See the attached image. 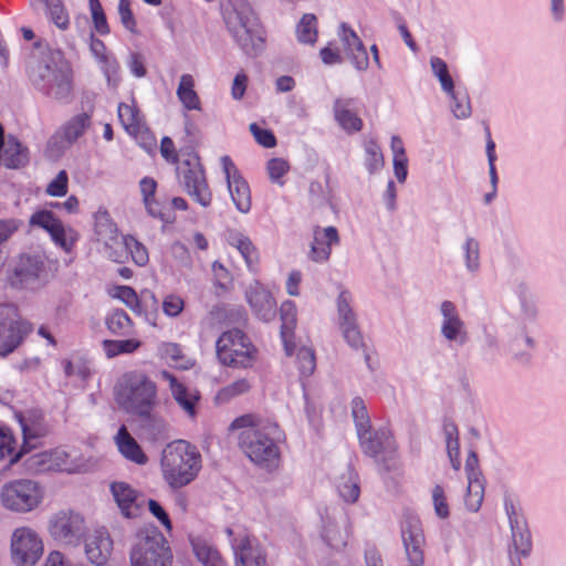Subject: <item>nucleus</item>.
<instances>
[{"mask_svg":"<svg viewBox=\"0 0 566 566\" xmlns=\"http://www.w3.org/2000/svg\"><path fill=\"white\" fill-rule=\"evenodd\" d=\"M231 428L242 429L239 434L240 449L254 464L266 470L279 467V446L285 440V433L275 421L255 420L253 416L245 415L234 419Z\"/></svg>","mask_w":566,"mask_h":566,"instance_id":"f257e3e1","label":"nucleus"},{"mask_svg":"<svg viewBox=\"0 0 566 566\" xmlns=\"http://www.w3.org/2000/svg\"><path fill=\"white\" fill-rule=\"evenodd\" d=\"M222 17L233 41L245 55L258 56L263 51V31L247 0H231L222 6Z\"/></svg>","mask_w":566,"mask_h":566,"instance_id":"f03ea898","label":"nucleus"},{"mask_svg":"<svg viewBox=\"0 0 566 566\" xmlns=\"http://www.w3.org/2000/svg\"><path fill=\"white\" fill-rule=\"evenodd\" d=\"M352 416L363 452L376 461H379L381 457V465L386 471L394 469L396 467V442L391 431L387 427L371 429L370 418L360 397H355L352 400Z\"/></svg>","mask_w":566,"mask_h":566,"instance_id":"7ed1b4c3","label":"nucleus"},{"mask_svg":"<svg viewBox=\"0 0 566 566\" xmlns=\"http://www.w3.org/2000/svg\"><path fill=\"white\" fill-rule=\"evenodd\" d=\"M163 478L171 489L190 484L201 470V454L198 448L186 440L168 443L161 452Z\"/></svg>","mask_w":566,"mask_h":566,"instance_id":"20e7f679","label":"nucleus"},{"mask_svg":"<svg viewBox=\"0 0 566 566\" xmlns=\"http://www.w3.org/2000/svg\"><path fill=\"white\" fill-rule=\"evenodd\" d=\"M115 399L125 412L148 417L158 403L157 385L144 371L125 373L115 386Z\"/></svg>","mask_w":566,"mask_h":566,"instance_id":"39448f33","label":"nucleus"},{"mask_svg":"<svg viewBox=\"0 0 566 566\" xmlns=\"http://www.w3.org/2000/svg\"><path fill=\"white\" fill-rule=\"evenodd\" d=\"M31 81L42 94L63 103L72 95V70L61 52L43 57L31 74Z\"/></svg>","mask_w":566,"mask_h":566,"instance_id":"423d86ee","label":"nucleus"},{"mask_svg":"<svg viewBox=\"0 0 566 566\" xmlns=\"http://www.w3.org/2000/svg\"><path fill=\"white\" fill-rule=\"evenodd\" d=\"M172 554L168 541L156 527L140 531L130 551L133 566H170Z\"/></svg>","mask_w":566,"mask_h":566,"instance_id":"0eeeda50","label":"nucleus"},{"mask_svg":"<svg viewBox=\"0 0 566 566\" xmlns=\"http://www.w3.org/2000/svg\"><path fill=\"white\" fill-rule=\"evenodd\" d=\"M219 361L233 368H248L254 361L255 348L249 337L238 328L224 332L216 343Z\"/></svg>","mask_w":566,"mask_h":566,"instance_id":"6e6552de","label":"nucleus"},{"mask_svg":"<svg viewBox=\"0 0 566 566\" xmlns=\"http://www.w3.org/2000/svg\"><path fill=\"white\" fill-rule=\"evenodd\" d=\"M43 500L41 485L29 479L7 482L1 488L0 501L3 507L17 513H28L36 509Z\"/></svg>","mask_w":566,"mask_h":566,"instance_id":"1a4fd4ad","label":"nucleus"},{"mask_svg":"<svg viewBox=\"0 0 566 566\" xmlns=\"http://www.w3.org/2000/svg\"><path fill=\"white\" fill-rule=\"evenodd\" d=\"M176 172L184 191L202 208L210 207L212 192L199 157L190 155L177 166Z\"/></svg>","mask_w":566,"mask_h":566,"instance_id":"9d476101","label":"nucleus"},{"mask_svg":"<svg viewBox=\"0 0 566 566\" xmlns=\"http://www.w3.org/2000/svg\"><path fill=\"white\" fill-rule=\"evenodd\" d=\"M43 542L30 527L15 528L11 536V560L15 566H34L43 555Z\"/></svg>","mask_w":566,"mask_h":566,"instance_id":"9b49d317","label":"nucleus"},{"mask_svg":"<svg viewBox=\"0 0 566 566\" xmlns=\"http://www.w3.org/2000/svg\"><path fill=\"white\" fill-rule=\"evenodd\" d=\"M504 510L511 528L513 547L517 555V560L515 562L514 557H511V562L513 566H521V557L526 558L532 552V535L521 507L509 496L504 499Z\"/></svg>","mask_w":566,"mask_h":566,"instance_id":"f8f14e48","label":"nucleus"},{"mask_svg":"<svg viewBox=\"0 0 566 566\" xmlns=\"http://www.w3.org/2000/svg\"><path fill=\"white\" fill-rule=\"evenodd\" d=\"M49 531L54 541L65 546H77L86 531L84 518L72 511H60L52 516Z\"/></svg>","mask_w":566,"mask_h":566,"instance_id":"ddd939ff","label":"nucleus"},{"mask_svg":"<svg viewBox=\"0 0 566 566\" xmlns=\"http://www.w3.org/2000/svg\"><path fill=\"white\" fill-rule=\"evenodd\" d=\"M400 537L407 562L405 566H424L426 536L417 516H405L400 525Z\"/></svg>","mask_w":566,"mask_h":566,"instance_id":"4468645a","label":"nucleus"},{"mask_svg":"<svg viewBox=\"0 0 566 566\" xmlns=\"http://www.w3.org/2000/svg\"><path fill=\"white\" fill-rule=\"evenodd\" d=\"M354 297L348 290H340L336 298L337 322L345 342L354 349L364 346L357 315L353 307Z\"/></svg>","mask_w":566,"mask_h":566,"instance_id":"2eb2a0df","label":"nucleus"},{"mask_svg":"<svg viewBox=\"0 0 566 566\" xmlns=\"http://www.w3.org/2000/svg\"><path fill=\"white\" fill-rule=\"evenodd\" d=\"M103 249L106 258L116 263H125L132 259L135 264L143 266L149 260L146 247L133 235L118 234L105 242Z\"/></svg>","mask_w":566,"mask_h":566,"instance_id":"dca6fc26","label":"nucleus"},{"mask_svg":"<svg viewBox=\"0 0 566 566\" xmlns=\"http://www.w3.org/2000/svg\"><path fill=\"white\" fill-rule=\"evenodd\" d=\"M221 161L228 182V189L235 208L242 213L249 212L251 209V192L248 182L243 179L228 156H223Z\"/></svg>","mask_w":566,"mask_h":566,"instance_id":"f3484780","label":"nucleus"},{"mask_svg":"<svg viewBox=\"0 0 566 566\" xmlns=\"http://www.w3.org/2000/svg\"><path fill=\"white\" fill-rule=\"evenodd\" d=\"M464 470L468 478L465 506L471 512H478L484 497V479L479 469V459L474 451H470L465 460Z\"/></svg>","mask_w":566,"mask_h":566,"instance_id":"a211bd4d","label":"nucleus"},{"mask_svg":"<svg viewBox=\"0 0 566 566\" xmlns=\"http://www.w3.org/2000/svg\"><path fill=\"white\" fill-rule=\"evenodd\" d=\"M439 311L442 316L440 326L442 337L450 343L464 345L468 340V333L455 304L446 300L441 302Z\"/></svg>","mask_w":566,"mask_h":566,"instance_id":"6ab92c4d","label":"nucleus"},{"mask_svg":"<svg viewBox=\"0 0 566 566\" xmlns=\"http://www.w3.org/2000/svg\"><path fill=\"white\" fill-rule=\"evenodd\" d=\"M245 297L253 313L263 322H270L275 317L276 303L270 291L260 282L254 281L245 291Z\"/></svg>","mask_w":566,"mask_h":566,"instance_id":"aec40b11","label":"nucleus"},{"mask_svg":"<svg viewBox=\"0 0 566 566\" xmlns=\"http://www.w3.org/2000/svg\"><path fill=\"white\" fill-rule=\"evenodd\" d=\"M338 36L354 67L358 71H366L369 65V59L366 48L357 33L347 23L343 22L338 28Z\"/></svg>","mask_w":566,"mask_h":566,"instance_id":"412c9836","label":"nucleus"},{"mask_svg":"<svg viewBox=\"0 0 566 566\" xmlns=\"http://www.w3.org/2000/svg\"><path fill=\"white\" fill-rule=\"evenodd\" d=\"M29 223L32 227H39L48 231L54 243L64 251L70 252L72 250L73 241L67 240L63 223L52 211L40 210L34 212L30 217Z\"/></svg>","mask_w":566,"mask_h":566,"instance_id":"4be33fe9","label":"nucleus"},{"mask_svg":"<svg viewBox=\"0 0 566 566\" xmlns=\"http://www.w3.org/2000/svg\"><path fill=\"white\" fill-rule=\"evenodd\" d=\"M113 551V539L105 528H97L85 538V555L90 563L104 566Z\"/></svg>","mask_w":566,"mask_h":566,"instance_id":"5701e85b","label":"nucleus"},{"mask_svg":"<svg viewBox=\"0 0 566 566\" xmlns=\"http://www.w3.org/2000/svg\"><path fill=\"white\" fill-rule=\"evenodd\" d=\"M235 566H266L265 555L260 545L249 536L231 541Z\"/></svg>","mask_w":566,"mask_h":566,"instance_id":"b1692460","label":"nucleus"},{"mask_svg":"<svg viewBox=\"0 0 566 566\" xmlns=\"http://www.w3.org/2000/svg\"><path fill=\"white\" fill-rule=\"evenodd\" d=\"M337 244H339V235L335 227H316L308 258L316 263L326 262L331 256L332 247Z\"/></svg>","mask_w":566,"mask_h":566,"instance_id":"393cba45","label":"nucleus"},{"mask_svg":"<svg viewBox=\"0 0 566 566\" xmlns=\"http://www.w3.org/2000/svg\"><path fill=\"white\" fill-rule=\"evenodd\" d=\"M28 332L22 322L8 317L0 319V356L6 357L18 348Z\"/></svg>","mask_w":566,"mask_h":566,"instance_id":"a878e982","label":"nucleus"},{"mask_svg":"<svg viewBox=\"0 0 566 566\" xmlns=\"http://www.w3.org/2000/svg\"><path fill=\"white\" fill-rule=\"evenodd\" d=\"M111 492L123 516L135 518L140 513V504L137 502V492L125 482H113Z\"/></svg>","mask_w":566,"mask_h":566,"instance_id":"bb28decb","label":"nucleus"},{"mask_svg":"<svg viewBox=\"0 0 566 566\" xmlns=\"http://www.w3.org/2000/svg\"><path fill=\"white\" fill-rule=\"evenodd\" d=\"M23 444L21 449L14 453L15 439L8 428H0V460L9 458L10 464L17 463L28 453L29 439L35 438L36 434L30 433L28 428L22 424Z\"/></svg>","mask_w":566,"mask_h":566,"instance_id":"cd10ccee","label":"nucleus"},{"mask_svg":"<svg viewBox=\"0 0 566 566\" xmlns=\"http://www.w3.org/2000/svg\"><path fill=\"white\" fill-rule=\"evenodd\" d=\"M161 378L169 384V389L176 402L189 417L196 415V403L199 396L196 391L188 390L178 379L169 371H161Z\"/></svg>","mask_w":566,"mask_h":566,"instance_id":"c85d7f7f","label":"nucleus"},{"mask_svg":"<svg viewBox=\"0 0 566 566\" xmlns=\"http://www.w3.org/2000/svg\"><path fill=\"white\" fill-rule=\"evenodd\" d=\"M29 163V150L18 138L9 136L0 150V164L9 169H19Z\"/></svg>","mask_w":566,"mask_h":566,"instance_id":"c756f323","label":"nucleus"},{"mask_svg":"<svg viewBox=\"0 0 566 566\" xmlns=\"http://www.w3.org/2000/svg\"><path fill=\"white\" fill-rule=\"evenodd\" d=\"M115 442L119 453L126 459L136 464L143 465L148 461L147 455L142 450L137 441L130 436L125 426H120L116 436Z\"/></svg>","mask_w":566,"mask_h":566,"instance_id":"7c9ffc66","label":"nucleus"},{"mask_svg":"<svg viewBox=\"0 0 566 566\" xmlns=\"http://www.w3.org/2000/svg\"><path fill=\"white\" fill-rule=\"evenodd\" d=\"M91 125L92 111H84L65 120L57 129L73 145L84 136Z\"/></svg>","mask_w":566,"mask_h":566,"instance_id":"2f4dec72","label":"nucleus"},{"mask_svg":"<svg viewBox=\"0 0 566 566\" xmlns=\"http://www.w3.org/2000/svg\"><path fill=\"white\" fill-rule=\"evenodd\" d=\"M353 105V98H336L333 107L335 119L349 133L359 132L363 126L361 119L352 111Z\"/></svg>","mask_w":566,"mask_h":566,"instance_id":"473e14b6","label":"nucleus"},{"mask_svg":"<svg viewBox=\"0 0 566 566\" xmlns=\"http://www.w3.org/2000/svg\"><path fill=\"white\" fill-rule=\"evenodd\" d=\"M228 242L230 245L238 249L249 271L255 273L258 271L259 254L251 240L241 232L232 231L228 235Z\"/></svg>","mask_w":566,"mask_h":566,"instance_id":"72a5a7b5","label":"nucleus"},{"mask_svg":"<svg viewBox=\"0 0 566 566\" xmlns=\"http://www.w3.org/2000/svg\"><path fill=\"white\" fill-rule=\"evenodd\" d=\"M281 315V337L284 343L285 352L287 356L292 355V347L289 344V337L293 335L296 326V305L293 301H284L280 307Z\"/></svg>","mask_w":566,"mask_h":566,"instance_id":"f704fd0d","label":"nucleus"},{"mask_svg":"<svg viewBox=\"0 0 566 566\" xmlns=\"http://www.w3.org/2000/svg\"><path fill=\"white\" fill-rule=\"evenodd\" d=\"M192 552L203 566H224L218 549L200 537L190 538Z\"/></svg>","mask_w":566,"mask_h":566,"instance_id":"c9c22d12","label":"nucleus"},{"mask_svg":"<svg viewBox=\"0 0 566 566\" xmlns=\"http://www.w3.org/2000/svg\"><path fill=\"white\" fill-rule=\"evenodd\" d=\"M176 93L186 109L199 111L201 108L200 98L195 91V81L190 74L181 75Z\"/></svg>","mask_w":566,"mask_h":566,"instance_id":"e433bc0d","label":"nucleus"},{"mask_svg":"<svg viewBox=\"0 0 566 566\" xmlns=\"http://www.w3.org/2000/svg\"><path fill=\"white\" fill-rule=\"evenodd\" d=\"M105 324L114 335L129 336L133 333V321L122 308L111 311L105 318Z\"/></svg>","mask_w":566,"mask_h":566,"instance_id":"4c0bfd02","label":"nucleus"},{"mask_svg":"<svg viewBox=\"0 0 566 566\" xmlns=\"http://www.w3.org/2000/svg\"><path fill=\"white\" fill-rule=\"evenodd\" d=\"M94 227L96 239L103 244L119 234L116 223L106 210L99 209L95 212Z\"/></svg>","mask_w":566,"mask_h":566,"instance_id":"58836bf2","label":"nucleus"},{"mask_svg":"<svg viewBox=\"0 0 566 566\" xmlns=\"http://www.w3.org/2000/svg\"><path fill=\"white\" fill-rule=\"evenodd\" d=\"M71 146L72 144L56 128L45 143L43 156L46 160L56 163L65 155Z\"/></svg>","mask_w":566,"mask_h":566,"instance_id":"ea45409f","label":"nucleus"},{"mask_svg":"<svg viewBox=\"0 0 566 566\" xmlns=\"http://www.w3.org/2000/svg\"><path fill=\"white\" fill-rule=\"evenodd\" d=\"M461 251L465 270L471 274L478 273L481 268L479 241L468 235L461 245Z\"/></svg>","mask_w":566,"mask_h":566,"instance_id":"a19ab883","label":"nucleus"},{"mask_svg":"<svg viewBox=\"0 0 566 566\" xmlns=\"http://www.w3.org/2000/svg\"><path fill=\"white\" fill-rule=\"evenodd\" d=\"M117 113L119 122L128 134L136 135L142 130L143 124L139 111L135 106L120 103Z\"/></svg>","mask_w":566,"mask_h":566,"instance_id":"79ce46f5","label":"nucleus"},{"mask_svg":"<svg viewBox=\"0 0 566 566\" xmlns=\"http://www.w3.org/2000/svg\"><path fill=\"white\" fill-rule=\"evenodd\" d=\"M43 269V263L36 256L21 258L20 263L14 270V274L21 283H28L39 277Z\"/></svg>","mask_w":566,"mask_h":566,"instance_id":"37998d69","label":"nucleus"},{"mask_svg":"<svg viewBox=\"0 0 566 566\" xmlns=\"http://www.w3.org/2000/svg\"><path fill=\"white\" fill-rule=\"evenodd\" d=\"M297 41L303 44H314L317 40V18L305 13L296 25Z\"/></svg>","mask_w":566,"mask_h":566,"instance_id":"c03bdc74","label":"nucleus"},{"mask_svg":"<svg viewBox=\"0 0 566 566\" xmlns=\"http://www.w3.org/2000/svg\"><path fill=\"white\" fill-rule=\"evenodd\" d=\"M105 355L108 358L116 357L122 354H132L136 352L142 342L135 338L129 339H105L102 343Z\"/></svg>","mask_w":566,"mask_h":566,"instance_id":"a18cd8bd","label":"nucleus"},{"mask_svg":"<svg viewBox=\"0 0 566 566\" xmlns=\"http://www.w3.org/2000/svg\"><path fill=\"white\" fill-rule=\"evenodd\" d=\"M144 420L143 428L151 440H164L168 438L169 426L160 417H156L153 412L148 417H139Z\"/></svg>","mask_w":566,"mask_h":566,"instance_id":"49530a36","label":"nucleus"},{"mask_svg":"<svg viewBox=\"0 0 566 566\" xmlns=\"http://www.w3.org/2000/svg\"><path fill=\"white\" fill-rule=\"evenodd\" d=\"M337 490L345 502L355 503L360 494L357 476L349 471L347 476L343 475L338 481Z\"/></svg>","mask_w":566,"mask_h":566,"instance_id":"de8ad7c7","label":"nucleus"},{"mask_svg":"<svg viewBox=\"0 0 566 566\" xmlns=\"http://www.w3.org/2000/svg\"><path fill=\"white\" fill-rule=\"evenodd\" d=\"M251 389V384L247 378H240L222 387L216 396L219 403L229 402L231 399L247 394Z\"/></svg>","mask_w":566,"mask_h":566,"instance_id":"09e8293b","label":"nucleus"},{"mask_svg":"<svg viewBox=\"0 0 566 566\" xmlns=\"http://www.w3.org/2000/svg\"><path fill=\"white\" fill-rule=\"evenodd\" d=\"M322 538L329 547L342 549L346 546L347 533L342 532L335 522L327 521L323 527Z\"/></svg>","mask_w":566,"mask_h":566,"instance_id":"8fccbe9b","label":"nucleus"},{"mask_svg":"<svg viewBox=\"0 0 566 566\" xmlns=\"http://www.w3.org/2000/svg\"><path fill=\"white\" fill-rule=\"evenodd\" d=\"M46 451H40L28 455L23 461L25 471L30 474H39L52 471V462Z\"/></svg>","mask_w":566,"mask_h":566,"instance_id":"3c124183","label":"nucleus"},{"mask_svg":"<svg viewBox=\"0 0 566 566\" xmlns=\"http://www.w3.org/2000/svg\"><path fill=\"white\" fill-rule=\"evenodd\" d=\"M296 361L301 377H310L316 368L314 349L307 346L300 347L296 352Z\"/></svg>","mask_w":566,"mask_h":566,"instance_id":"603ef678","label":"nucleus"},{"mask_svg":"<svg viewBox=\"0 0 566 566\" xmlns=\"http://www.w3.org/2000/svg\"><path fill=\"white\" fill-rule=\"evenodd\" d=\"M430 66L432 73L439 80L441 88L446 93H453L454 83L449 74L447 63L442 59L433 56L430 59Z\"/></svg>","mask_w":566,"mask_h":566,"instance_id":"864d4df0","label":"nucleus"},{"mask_svg":"<svg viewBox=\"0 0 566 566\" xmlns=\"http://www.w3.org/2000/svg\"><path fill=\"white\" fill-rule=\"evenodd\" d=\"M451 98V111L453 115L459 119H465L471 116L472 108L469 95L460 92L447 93Z\"/></svg>","mask_w":566,"mask_h":566,"instance_id":"5fc2aeb1","label":"nucleus"},{"mask_svg":"<svg viewBox=\"0 0 566 566\" xmlns=\"http://www.w3.org/2000/svg\"><path fill=\"white\" fill-rule=\"evenodd\" d=\"M98 64L101 65V69L106 77L108 86L116 88L122 80L120 65L118 61L113 55H109L99 61Z\"/></svg>","mask_w":566,"mask_h":566,"instance_id":"6e6d98bb","label":"nucleus"},{"mask_svg":"<svg viewBox=\"0 0 566 566\" xmlns=\"http://www.w3.org/2000/svg\"><path fill=\"white\" fill-rule=\"evenodd\" d=\"M365 167L369 171V174H374L382 168L384 157L380 147L376 142H368L365 146Z\"/></svg>","mask_w":566,"mask_h":566,"instance_id":"4d7b16f0","label":"nucleus"},{"mask_svg":"<svg viewBox=\"0 0 566 566\" xmlns=\"http://www.w3.org/2000/svg\"><path fill=\"white\" fill-rule=\"evenodd\" d=\"M149 216L157 218L166 224L172 223L176 220V216L169 207L163 206L156 199L144 203Z\"/></svg>","mask_w":566,"mask_h":566,"instance_id":"13d9d810","label":"nucleus"},{"mask_svg":"<svg viewBox=\"0 0 566 566\" xmlns=\"http://www.w3.org/2000/svg\"><path fill=\"white\" fill-rule=\"evenodd\" d=\"M48 11L51 21L61 30L67 29L70 24L69 14L60 0H51L48 3Z\"/></svg>","mask_w":566,"mask_h":566,"instance_id":"bf43d9fd","label":"nucleus"},{"mask_svg":"<svg viewBox=\"0 0 566 566\" xmlns=\"http://www.w3.org/2000/svg\"><path fill=\"white\" fill-rule=\"evenodd\" d=\"M518 297L521 304V312L526 319L533 321L536 317L537 308L536 304L531 296L528 289L525 284H521L518 287Z\"/></svg>","mask_w":566,"mask_h":566,"instance_id":"052dcab7","label":"nucleus"},{"mask_svg":"<svg viewBox=\"0 0 566 566\" xmlns=\"http://www.w3.org/2000/svg\"><path fill=\"white\" fill-rule=\"evenodd\" d=\"M90 10L95 31L99 35H107L111 30L99 0H93Z\"/></svg>","mask_w":566,"mask_h":566,"instance_id":"680f3d73","label":"nucleus"},{"mask_svg":"<svg viewBox=\"0 0 566 566\" xmlns=\"http://www.w3.org/2000/svg\"><path fill=\"white\" fill-rule=\"evenodd\" d=\"M432 504L434 507V513L439 518L446 520L449 517V505L444 490L440 484L434 485L432 489Z\"/></svg>","mask_w":566,"mask_h":566,"instance_id":"e2e57ef3","label":"nucleus"},{"mask_svg":"<svg viewBox=\"0 0 566 566\" xmlns=\"http://www.w3.org/2000/svg\"><path fill=\"white\" fill-rule=\"evenodd\" d=\"M132 0H118V15L123 27L130 33H137V23L134 13L130 9Z\"/></svg>","mask_w":566,"mask_h":566,"instance_id":"0e129e2a","label":"nucleus"},{"mask_svg":"<svg viewBox=\"0 0 566 566\" xmlns=\"http://www.w3.org/2000/svg\"><path fill=\"white\" fill-rule=\"evenodd\" d=\"M116 297L133 312L140 313V302L133 287L127 285L119 286L116 292Z\"/></svg>","mask_w":566,"mask_h":566,"instance_id":"69168bd1","label":"nucleus"},{"mask_svg":"<svg viewBox=\"0 0 566 566\" xmlns=\"http://www.w3.org/2000/svg\"><path fill=\"white\" fill-rule=\"evenodd\" d=\"M69 177L65 170L57 172L56 177L48 185L46 193L52 197H63L67 192Z\"/></svg>","mask_w":566,"mask_h":566,"instance_id":"338daca9","label":"nucleus"},{"mask_svg":"<svg viewBox=\"0 0 566 566\" xmlns=\"http://www.w3.org/2000/svg\"><path fill=\"white\" fill-rule=\"evenodd\" d=\"M250 132L261 146L272 148L276 145V138L270 129L261 128L258 124L252 123Z\"/></svg>","mask_w":566,"mask_h":566,"instance_id":"774afa93","label":"nucleus"}]
</instances>
